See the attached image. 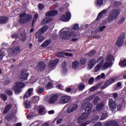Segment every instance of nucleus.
Returning a JSON list of instances; mask_svg holds the SVG:
<instances>
[{
  "label": "nucleus",
  "mask_w": 126,
  "mask_h": 126,
  "mask_svg": "<svg viewBox=\"0 0 126 126\" xmlns=\"http://www.w3.org/2000/svg\"><path fill=\"white\" fill-rule=\"evenodd\" d=\"M83 107H85V113H82L81 116H80L77 119L78 124H82L83 123L89 115L91 113V110H92V104L87 101V99H86L83 102Z\"/></svg>",
  "instance_id": "f257e3e1"
},
{
  "label": "nucleus",
  "mask_w": 126,
  "mask_h": 126,
  "mask_svg": "<svg viewBox=\"0 0 126 126\" xmlns=\"http://www.w3.org/2000/svg\"><path fill=\"white\" fill-rule=\"evenodd\" d=\"M48 30V26H44L41 27L35 34V37L36 39H38V42L39 43H42L44 40H45V37L42 36L43 34Z\"/></svg>",
  "instance_id": "f03ea898"
},
{
  "label": "nucleus",
  "mask_w": 126,
  "mask_h": 126,
  "mask_svg": "<svg viewBox=\"0 0 126 126\" xmlns=\"http://www.w3.org/2000/svg\"><path fill=\"white\" fill-rule=\"evenodd\" d=\"M121 13V10L119 9H113L110 11V14L107 17L108 23H111L114 21V19H117Z\"/></svg>",
  "instance_id": "7ed1b4c3"
},
{
  "label": "nucleus",
  "mask_w": 126,
  "mask_h": 126,
  "mask_svg": "<svg viewBox=\"0 0 126 126\" xmlns=\"http://www.w3.org/2000/svg\"><path fill=\"white\" fill-rule=\"evenodd\" d=\"M78 35L75 34L73 32H69L67 31H63L60 34V38L62 40H68L69 38H75Z\"/></svg>",
  "instance_id": "20e7f679"
},
{
  "label": "nucleus",
  "mask_w": 126,
  "mask_h": 126,
  "mask_svg": "<svg viewBox=\"0 0 126 126\" xmlns=\"http://www.w3.org/2000/svg\"><path fill=\"white\" fill-rule=\"evenodd\" d=\"M19 17V21L20 23H22L23 24L29 22V21L32 19V15L26 14L25 12L20 14Z\"/></svg>",
  "instance_id": "39448f33"
},
{
  "label": "nucleus",
  "mask_w": 126,
  "mask_h": 126,
  "mask_svg": "<svg viewBox=\"0 0 126 126\" xmlns=\"http://www.w3.org/2000/svg\"><path fill=\"white\" fill-rule=\"evenodd\" d=\"M24 87H25V84L20 82H16L12 89L15 94H20L22 92V88H24Z\"/></svg>",
  "instance_id": "423d86ee"
},
{
  "label": "nucleus",
  "mask_w": 126,
  "mask_h": 126,
  "mask_svg": "<svg viewBox=\"0 0 126 126\" xmlns=\"http://www.w3.org/2000/svg\"><path fill=\"white\" fill-rule=\"evenodd\" d=\"M126 37V33L123 32L121 34L120 36L118 37L117 42L116 43L117 47H122L125 42V38Z\"/></svg>",
  "instance_id": "0eeeda50"
},
{
  "label": "nucleus",
  "mask_w": 126,
  "mask_h": 126,
  "mask_svg": "<svg viewBox=\"0 0 126 126\" xmlns=\"http://www.w3.org/2000/svg\"><path fill=\"white\" fill-rule=\"evenodd\" d=\"M71 18V14L68 11H66L64 15L63 14L60 18V20L63 22H68Z\"/></svg>",
  "instance_id": "6e6552de"
},
{
  "label": "nucleus",
  "mask_w": 126,
  "mask_h": 126,
  "mask_svg": "<svg viewBox=\"0 0 126 126\" xmlns=\"http://www.w3.org/2000/svg\"><path fill=\"white\" fill-rule=\"evenodd\" d=\"M108 106H109L110 110L112 111V112H115V111H116V109H117V104L115 101H114L113 99H109Z\"/></svg>",
  "instance_id": "1a4fd4ad"
},
{
  "label": "nucleus",
  "mask_w": 126,
  "mask_h": 126,
  "mask_svg": "<svg viewBox=\"0 0 126 126\" xmlns=\"http://www.w3.org/2000/svg\"><path fill=\"white\" fill-rule=\"evenodd\" d=\"M71 100V97L69 95H62L60 98V102L62 104H66L69 103V102Z\"/></svg>",
  "instance_id": "9d476101"
},
{
  "label": "nucleus",
  "mask_w": 126,
  "mask_h": 126,
  "mask_svg": "<svg viewBox=\"0 0 126 126\" xmlns=\"http://www.w3.org/2000/svg\"><path fill=\"white\" fill-rule=\"evenodd\" d=\"M60 62L59 59H56L54 60L50 61L48 64V67L50 69H54L55 66L58 64V63Z\"/></svg>",
  "instance_id": "9b49d317"
},
{
  "label": "nucleus",
  "mask_w": 126,
  "mask_h": 126,
  "mask_svg": "<svg viewBox=\"0 0 126 126\" xmlns=\"http://www.w3.org/2000/svg\"><path fill=\"white\" fill-rule=\"evenodd\" d=\"M20 76L21 79H22V80H23L24 81H25V80H27V79H28L29 73H27L25 70H22V71L20 72Z\"/></svg>",
  "instance_id": "f8f14e48"
},
{
  "label": "nucleus",
  "mask_w": 126,
  "mask_h": 126,
  "mask_svg": "<svg viewBox=\"0 0 126 126\" xmlns=\"http://www.w3.org/2000/svg\"><path fill=\"white\" fill-rule=\"evenodd\" d=\"M78 108V104H75L70 105L68 107L67 109V113L68 114H70V113H72V112H74L76 109Z\"/></svg>",
  "instance_id": "ddd939ff"
},
{
  "label": "nucleus",
  "mask_w": 126,
  "mask_h": 126,
  "mask_svg": "<svg viewBox=\"0 0 126 126\" xmlns=\"http://www.w3.org/2000/svg\"><path fill=\"white\" fill-rule=\"evenodd\" d=\"M105 62L110 63L113 64L114 63L113 62H115V57L112 54L107 55L105 58Z\"/></svg>",
  "instance_id": "4468645a"
},
{
  "label": "nucleus",
  "mask_w": 126,
  "mask_h": 126,
  "mask_svg": "<svg viewBox=\"0 0 126 126\" xmlns=\"http://www.w3.org/2000/svg\"><path fill=\"white\" fill-rule=\"evenodd\" d=\"M97 63V60H96V59L92 58L89 63V64L88 66V67L89 69H91L93 68L94 65Z\"/></svg>",
  "instance_id": "2eb2a0df"
},
{
  "label": "nucleus",
  "mask_w": 126,
  "mask_h": 126,
  "mask_svg": "<svg viewBox=\"0 0 126 126\" xmlns=\"http://www.w3.org/2000/svg\"><path fill=\"white\" fill-rule=\"evenodd\" d=\"M33 90H34L33 88H29L24 95L23 98L25 99L26 98L31 97V95L33 94Z\"/></svg>",
  "instance_id": "dca6fc26"
},
{
  "label": "nucleus",
  "mask_w": 126,
  "mask_h": 126,
  "mask_svg": "<svg viewBox=\"0 0 126 126\" xmlns=\"http://www.w3.org/2000/svg\"><path fill=\"white\" fill-rule=\"evenodd\" d=\"M58 98L59 96L57 94L52 95V96L49 98V103L50 104H55V103L58 101Z\"/></svg>",
  "instance_id": "f3484780"
},
{
  "label": "nucleus",
  "mask_w": 126,
  "mask_h": 126,
  "mask_svg": "<svg viewBox=\"0 0 126 126\" xmlns=\"http://www.w3.org/2000/svg\"><path fill=\"white\" fill-rule=\"evenodd\" d=\"M117 80V77H112L110 78L108 80H106L105 83L108 86H110L111 84H113Z\"/></svg>",
  "instance_id": "a211bd4d"
},
{
  "label": "nucleus",
  "mask_w": 126,
  "mask_h": 126,
  "mask_svg": "<svg viewBox=\"0 0 126 126\" xmlns=\"http://www.w3.org/2000/svg\"><path fill=\"white\" fill-rule=\"evenodd\" d=\"M58 14V11L56 10H53L51 11H49L45 13L46 16H55Z\"/></svg>",
  "instance_id": "6ab92c4d"
},
{
  "label": "nucleus",
  "mask_w": 126,
  "mask_h": 126,
  "mask_svg": "<svg viewBox=\"0 0 126 126\" xmlns=\"http://www.w3.org/2000/svg\"><path fill=\"white\" fill-rule=\"evenodd\" d=\"M105 14H107V10L106 9H104L100 12L98 13L97 18H96V21H98V20H100V19L102 18V16H103V15H105Z\"/></svg>",
  "instance_id": "aec40b11"
},
{
  "label": "nucleus",
  "mask_w": 126,
  "mask_h": 126,
  "mask_svg": "<svg viewBox=\"0 0 126 126\" xmlns=\"http://www.w3.org/2000/svg\"><path fill=\"white\" fill-rule=\"evenodd\" d=\"M105 126H119V123L115 121H110L106 123L104 125Z\"/></svg>",
  "instance_id": "412c9836"
},
{
  "label": "nucleus",
  "mask_w": 126,
  "mask_h": 126,
  "mask_svg": "<svg viewBox=\"0 0 126 126\" xmlns=\"http://www.w3.org/2000/svg\"><path fill=\"white\" fill-rule=\"evenodd\" d=\"M19 39L21 41H22V42H25V41L27 40V35L26 34V32H21L20 34Z\"/></svg>",
  "instance_id": "4be33fe9"
},
{
  "label": "nucleus",
  "mask_w": 126,
  "mask_h": 126,
  "mask_svg": "<svg viewBox=\"0 0 126 126\" xmlns=\"http://www.w3.org/2000/svg\"><path fill=\"white\" fill-rule=\"evenodd\" d=\"M9 19L7 17L0 16V24H6L8 22Z\"/></svg>",
  "instance_id": "5701e85b"
},
{
  "label": "nucleus",
  "mask_w": 126,
  "mask_h": 126,
  "mask_svg": "<svg viewBox=\"0 0 126 126\" xmlns=\"http://www.w3.org/2000/svg\"><path fill=\"white\" fill-rule=\"evenodd\" d=\"M38 66L40 70H45L46 65V63H45V62L40 61L38 62Z\"/></svg>",
  "instance_id": "b1692460"
},
{
  "label": "nucleus",
  "mask_w": 126,
  "mask_h": 126,
  "mask_svg": "<svg viewBox=\"0 0 126 126\" xmlns=\"http://www.w3.org/2000/svg\"><path fill=\"white\" fill-rule=\"evenodd\" d=\"M11 108H12V104H7L5 106L4 109V111L3 112V115H5V114L8 113V112L9 111V110H10Z\"/></svg>",
  "instance_id": "393cba45"
},
{
  "label": "nucleus",
  "mask_w": 126,
  "mask_h": 126,
  "mask_svg": "<svg viewBox=\"0 0 126 126\" xmlns=\"http://www.w3.org/2000/svg\"><path fill=\"white\" fill-rule=\"evenodd\" d=\"M104 102H101L99 103L98 104L96 105V109L97 111H102L103 109H104Z\"/></svg>",
  "instance_id": "a878e982"
},
{
  "label": "nucleus",
  "mask_w": 126,
  "mask_h": 126,
  "mask_svg": "<svg viewBox=\"0 0 126 126\" xmlns=\"http://www.w3.org/2000/svg\"><path fill=\"white\" fill-rule=\"evenodd\" d=\"M51 43H52V40H47L41 44V47H42V48H46V47H48L49 45H50Z\"/></svg>",
  "instance_id": "bb28decb"
},
{
  "label": "nucleus",
  "mask_w": 126,
  "mask_h": 126,
  "mask_svg": "<svg viewBox=\"0 0 126 126\" xmlns=\"http://www.w3.org/2000/svg\"><path fill=\"white\" fill-rule=\"evenodd\" d=\"M104 62H105V60H104V57L103 56L99 57L96 60V63H98V64L102 66L104 64Z\"/></svg>",
  "instance_id": "cd10ccee"
},
{
  "label": "nucleus",
  "mask_w": 126,
  "mask_h": 126,
  "mask_svg": "<svg viewBox=\"0 0 126 126\" xmlns=\"http://www.w3.org/2000/svg\"><path fill=\"white\" fill-rule=\"evenodd\" d=\"M88 61V59L87 58L85 57H81L80 59V63L82 65H85Z\"/></svg>",
  "instance_id": "c85d7f7f"
},
{
  "label": "nucleus",
  "mask_w": 126,
  "mask_h": 126,
  "mask_svg": "<svg viewBox=\"0 0 126 126\" xmlns=\"http://www.w3.org/2000/svg\"><path fill=\"white\" fill-rule=\"evenodd\" d=\"M113 64L112 63H110V62H107L105 61L103 65H102L103 68H104L105 69H107V68H108V67H110Z\"/></svg>",
  "instance_id": "c756f323"
},
{
  "label": "nucleus",
  "mask_w": 126,
  "mask_h": 126,
  "mask_svg": "<svg viewBox=\"0 0 126 126\" xmlns=\"http://www.w3.org/2000/svg\"><path fill=\"white\" fill-rule=\"evenodd\" d=\"M61 66L62 68L63 69V72H66V67L67 66L66 61H63Z\"/></svg>",
  "instance_id": "7c9ffc66"
},
{
  "label": "nucleus",
  "mask_w": 126,
  "mask_h": 126,
  "mask_svg": "<svg viewBox=\"0 0 126 126\" xmlns=\"http://www.w3.org/2000/svg\"><path fill=\"white\" fill-rule=\"evenodd\" d=\"M5 120L7 121L8 122H10L12 119H13V115L12 114H7L5 117Z\"/></svg>",
  "instance_id": "2f4dec72"
},
{
  "label": "nucleus",
  "mask_w": 126,
  "mask_h": 126,
  "mask_svg": "<svg viewBox=\"0 0 126 126\" xmlns=\"http://www.w3.org/2000/svg\"><path fill=\"white\" fill-rule=\"evenodd\" d=\"M104 0H96L95 1V5L96 6H101L103 5Z\"/></svg>",
  "instance_id": "473e14b6"
},
{
  "label": "nucleus",
  "mask_w": 126,
  "mask_h": 126,
  "mask_svg": "<svg viewBox=\"0 0 126 126\" xmlns=\"http://www.w3.org/2000/svg\"><path fill=\"white\" fill-rule=\"evenodd\" d=\"M38 17H39V15H38V13H35V15L33 16L32 27H34V23H35V21H37Z\"/></svg>",
  "instance_id": "72a5a7b5"
},
{
  "label": "nucleus",
  "mask_w": 126,
  "mask_h": 126,
  "mask_svg": "<svg viewBox=\"0 0 126 126\" xmlns=\"http://www.w3.org/2000/svg\"><path fill=\"white\" fill-rule=\"evenodd\" d=\"M20 51H21L20 47L17 46L12 50V54H18Z\"/></svg>",
  "instance_id": "f704fd0d"
},
{
  "label": "nucleus",
  "mask_w": 126,
  "mask_h": 126,
  "mask_svg": "<svg viewBox=\"0 0 126 126\" xmlns=\"http://www.w3.org/2000/svg\"><path fill=\"white\" fill-rule=\"evenodd\" d=\"M42 21V23H43V24H45V23H50V22L52 21V18H46L44 19H43Z\"/></svg>",
  "instance_id": "c9c22d12"
},
{
  "label": "nucleus",
  "mask_w": 126,
  "mask_h": 126,
  "mask_svg": "<svg viewBox=\"0 0 126 126\" xmlns=\"http://www.w3.org/2000/svg\"><path fill=\"white\" fill-rule=\"evenodd\" d=\"M102 66H103L102 65H100V64L97 63L95 67L94 68V72H97V71H99V70H100V69H101L102 68Z\"/></svg>",
  "instance_id": "e433bc0d"
},
{
  "label": "nucleus",
  "mask_w": 126,
  "mask_h": 126,
  "mask_svg": "<svg viewBox=\"0 0 126 126\" xmlns=\"http://www.w3.org/2000/svg\"><path fill=\"white\" fill-rule=\"evenodd\" d=\"M24 104H25L26 109H29V107L31 106V102L28 100L24 101Z\"/></svg>",
  "instance_id": "4c0bfd02"
},
{
  "label": "nucleus",
  "mask_w": 126,
  "mask_h": 126,
  "mask_svg": "<svg viewBox=\"0 0 126 126\" xmlns=\"http://www.w3.org/2000/svg\"><path fill=\"white\" fill-rule=\"evenodd\" d=\"M95 54H96V50H93L90 53L86 54V56H88V57H94Z\"/></svg>",
  "instance_id": "58836bf2"
},
{
  "label": "nucleus",
  "mask_w": 126,
  "mask_h": 126,
  "mask_svg": "<svg viewBox=\"0 0 126 126\" xmlns=\"http://www.w3.org/2000/svg\"><path fill=\"white\" fill-rule=\"evenodd\" d=\"M78 65H79V62L78 61L73 62L72 63V66L73 68H78Z\"/></svg>",
  "instance_id": "ea45409f"
},
{
  "label": "nucleus",
  "mask_w": 126,
  "mask_h": 126,
  "mask_svg": "<svg viewBox=\"0 0 126 126\" xmlns=\"http://www.w3.org/2000/svg\"><path fill=\"white\" fill-rule=\"evenodd\" d=\"M38 113L41 115V114H42V113L45 111V107L42 106H39L38 107Z\"/></svg>",
  "instance_id": "a19ab883"
},
{
  "label": "nucleus",
  "mask_w": 126,
  "mask_h": 126,
  "mask_svg": "<svg viewBox=\"0 0 126 126\" xmlns=\"http://www.w3.org/2000/svg\"><path fill=\"white\" fill-rule=\"evenodd\" d=\"M0 97L2 99L3 101H6L7 100V95L5 94H0Z\"/></svg>",
  "instance_id": "79ce46f5"
},
{
  "label": "nucleus",
  "mask_w": 126,
  "mask_h": 126,
  "mask_svg": "<svg viewBox=\"0 0 126 126\" xmlns=\"http://www.w3.org/2000/svg\"><path fill=\"white\" fill-rule=\"evenodd\" d=\"M44 90L43 88H41L40 87H38L36 90V92L37 94H42V93L44 92Z\"/></svg>",
  "instance_id": "37998d69"
},
{
  "label": "nucleus",
  "mask_w": 126,
  "mask_h": 126,
  "mask_svg": "<svg viewBox=\"0 0 126 126\" xmlns=\"http://www.w3.org/2000/svg\"><path fill=\"white\" fill-rule=\"evenodd\" d=\"M72 29L73 30H78L79 29V25L78 24H75L73 25L72 27Z\"/></svg>",
  "instance_id": "c03bdc74"
},
{
  "label": "nucleus",
  "mask_w": 126,
  "mask_h": 126,
  "mask_svg": "<svg viewBox=\"0 0 126 126\" xmlns=\"http://www.w3.org/2000/svg\"><path fill=\"white\" fill-rule=\"evenodd\" d=\"M119 65L120 66H126V60H123L122 61H120Z\"/></svg>",
  "instance_id": "a18cd8bd"
},
{
  "label": "nucleus",
  "mask_w": 126,
  "mask_h": 126,
  "mask_svg": "<svg viewBox=\"0 0 126 126\" xmlns=\"http://www.w3.org/2000/svg\"><path fill=\"white\" fill-rule=\"evenodd\" d=\"M58 58H63L64 57V53L63 52H58L56 54Z\"/></svg>",
  "instance_id": "49530a36"
},
{
  "label": "nucleus",
  "mask_w": 126,
  "mask_h": 126,
  "mask_svg": "<svg viewBox=\"0 0 126 126\" xmlns=\"http://www.w3.org/2000/svg\"><path fill=\"white\" fill-rule=\"evenodd\" d=\"M38 7L39 10H43L44 7H45V5L43 4L42 3H39L38 4Z\"/></svg>",
  "instance_id": "de8ad7c7"
},
{
  "label": "nucleus",
  "mask_w": 126,
  "mask_h": 126,
  "mask_svg": "<svg viewBox=\"0 0 126 126\" xmlns=\"http://www.w3.org/2000/svg\"><path fill=\"white\" fill-rule=\"evenodd\" d=\"M3 57H4V53H3L2 50H0V62L2 61Z\"/></svg>",
  "instance_id": "09e8293b"
},
{
  "label": "nucleus",
  "mask_w": 126,
  "mask_h": 126,
  "mask_svg": "<svg viewBox=\"0 0 126 126\" xmlns=\"http://www.w3.org/2000/svg\"><path fill=\"white\" fill-rule=\"evenodd\" d=\"M5 93L9 96H11V95H12V92L11 91V90H6L5 91Z\"/></svg>",
  "instance_id": "8fccbe9b"
},
{
  "label": "nucleus",
  "mask_w": 126,
  "mask_h": 126,
  "mask_svg": "<svg viewBox=\"0 0 126 126\" xmlns=\"http://www.w3.org/2000/svg\"><path fill=\"white\" fill-rule=\"evenodd\" d=\"M32 99L34 103H37V102L39 101V97L37 96H35L34 97H32Z\"/></svg>",
  "instance_id": "3c124183"
},
{
  "label": "nucleus",
  "mask_w": 126,
  "mask_h": 126,
  "mask_svg": "<svg viewBox=\"0 0 126 126\" xmlns=\"http://www.w3.org/2000/svg\"><path fill=\"white\" fill-rule=\"evenodd\" d=\"M106 118H108V114H107V113H103L101 117V120H105Z\"/></svg>",
  "instance_id": "603ef678"
},
{
  "label": "nucleus",
  "mask_w": 126,
  "mask_h": 126,
  "mask_svg": "<svg viewBox=\"0 0 126 126\" xmlns=\"http://www.w3.org/2000/svg\"><path fill=\"white\" fill-rule=\"evenodd\" d=\"M108 86H109L107 84V83H106V82H105L104 83V84L100 87V89L101 90H103V89H105V88H107Z\"/></svg>",
  "instance_id": "864d4df0"
},
{
  "label": "nucleus",
  "mask_w": 126,
  "mask_h": 126,
  "mask_svg": "<svg viewBox=\"0 0 126 126\" xmlns=\"http://www.w3.org/2000/svg\"><path fill=\"white\" fill-rule=\"evenodd\" d=\"M52 86H53V83L49 82L45 86V87L46 88H52Z\"/></svg>",
  "instance_id": "5fc2aeb1"
},
{
  "label": "nucleus",
  "mask_w": 126,
  "mask_h": 126,
  "mask_svg": "<svg viewBox=\"0 0 126 126\" xmlns=\"http://www.w3.org/2000/svg\"><path fill=\"white\" fill-rule=\"evenodd\" d=\"M122 108H123V103H120L117 105V110L121 111L122 110Z\"/></svg>",
  "instance_id": "6e6d98bb"
},
{
  "label": "nucleus",
  "mask_w": 126,
  "mask_h": 126,
  "mask_svg": "<svg viewBox=\"0 0 126 126\" xmlns=\"http://www.w3.org/2000/svg\"><path fill=\"white\" fill-rule=\"evenodd\" d=\"M79 90H81V91H82L84 88H85V85H80L78 86Z\"/></svg>",
  "instance_id": "4d7b16f0"
},
{
  "label": "nucleus",
  "mask_w": 126,
  "mask_h": 126,
  "mask_svg": "<svg viewBox=\"0 0 126 126\" xmlns=\"http://www.w3.org/2000/svg\"><path fill=\"white\" fill-rule=\"evenodd\" d=\"M94 82V78L91 77V78L89 79V81H88V83H89V84H90V85L93 84V82Z\"/></svg>",
  "instance_id": "13d9d810"
},
{
  "label": "nucleus",
  "mask_w": 126,
  "mask_h": 126,
  "mask_svg": "<svg viewBox=\"0 0 126 126\" xmlns=\"http://www.w3.org/2000/svg\"><path fill=\"white\" fill-rule=\"evenodd\" d=\"M125 20H126V18H122L118 23V24H122V23H124L125 22Z\"/></svg>",
  "instance_id": "bf43d9fd"
},
{
  "label": "nucleus",
  "mask_w": 126,
  "mask_h": 126,
  "mask_svg": "<svg viewBox=\"0 0 126 126\" xmlns=\"http://www.w3.org/2000/svg\"><path fill=\"white\" fill-rule=\"evenodd\" d=\"M3 83L5 86L8 85V84L10 83V81H9V80H5L4 81Z\"/></svg>",
  "instance_id": "052dcab7"
},
{
  "label": "nucleus",
  "mask_w": 126,
  "mask_h": 126,
  "mask_svg": "<svg viewBox=\"0 0 126 126\" xmlns=\"http://www.w3.org/2000/svg\"><path fill=\"white\" fill-rule=\"evenodd\" d=\"M64 56H66V57H72V53H68L66 52L64 53Z\"/></svg>",
  "instance_id": "680f3d73"
},
{
  "label": "nucleus",
  "mask_w": 126,
  "mask_h": 126,
  "mask_svg": "<svg viewBox=\"0 0 126 126\" xmlns=\"http://www.w3.org/2000/svg\"><path fill=\"white\" fill-rule=\"evenodd\" d=\"M106 26H102L99 28V31L100 32H103L104 31V30L105 29Z\"/></svg>",
  "instance_id": "e2e57ef3"
},
{
  "label": "nucleus",
  "mask_w": 126,
  "mask_h": 126,
  "mask_svg": "<svg viewBox=\"0 0 126 126\" xmlns=\"http://www.w3.org/2000/svg\"><path fill=\"white\" fill-rule=\"evenodd\" d=\"M99 100V96H96L94 100H93V102L94 103H98V101Z\"/></svg>",
  "instance_id": "0e129e2a"
},
{
  "label": "nucleus",
  "mask_w": 126,
  "mask_h": 126,
  "mask_svg": "<svg viewBox=\"0 0 126 126\" xmlns=\"http://www.w3.org/2000/svg\"><path fill=\"white\" fill-rule=\"evenodd\" d=\"M122 122L124 126H126V117H123Z\"/></svg>",
  "instance_id": "69168bd1"
},
{
  "label": "nucleus",
  "mask_w": 126,
  "mask_h": 126,
  "mask_svg": "<svg viewBox=\"0 0 126 126\" xmlns=\"http://www.w3.org/2000/svg\"><path fill=\"white\" fill-rule=\"evenodd\" d=\"M12 37L13 39H14V38H15V39H17L18 38V34L17 33H14L12 34Z\"/></svg>",
  "instance_id": "338daca9"
},
{
  "label": "nucleus",
  "mask_w": 126,
  "mask_h": 126,
  "mask_svg": "<svg viewBox=\"0 0 126 126\" xmlns=\"http://www.w3.org/2000/svg\"><path fill=\"white\" fill-rule=\"evenodd\" d=\"M32 125H33L34 126H40V124L39 123H38V122L35 121L34 122H33Z\"/></svg>",
  "instance_id": "774afa93"
}]
</instances>
